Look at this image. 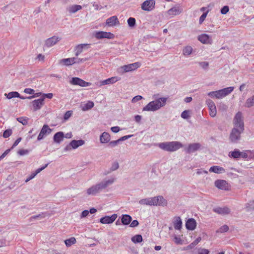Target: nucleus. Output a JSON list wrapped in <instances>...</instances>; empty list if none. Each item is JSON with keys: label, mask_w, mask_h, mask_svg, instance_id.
Returning <instances> with one entry per match:
<instances>
[{"label": "nucleus", "mask_w": 254, "mask_h": 254, "mask_svg": "<svg viewBox=\"0 0 254 254\" xmlns=\"http://www.w3.org/2000/svg\"><path fill=\"white\" fill-rule=\"evenodd\" d=\"M200 66L203 69H206L209 65L208 62H202L199 63Z\"/></svg>", "instance_id": "nucleus-60"}, {"label": "nucleus", "mask_w": 254, "mask_h": 254, "mask_svg": "<svg viewBox=\"0 0 254 254\" xmlns=\"http://www.w3.org/2000/svg\"><path fill=\"white\" fill-rule=\"evenodd\" d=\"M108 143L109 144L108 145V146L111 148H113L117 146L120 143V142L118 139L116 140L109 141Z\"/></svg>", "instance_id": "nucleus-48"}, {"label": "nucleus", "mask_w": 254, "mask_h": 254, "mask_svg": "<svg viewBox=\"0 0 254 254\" xmlns=\"http://www.w3.org/2000/svg\"><path fill=\"white\" fill-rule=\"evenodd\" d=\"M244 129L234 127L230 134L229 139L232 143H237L241 139V134L244 132Z\"/></svg>", "instance_id": "nucleus-4"}, {"label": "nucleus", "mask_w": 254, "mask_h": 254, "mask_svg": "<svg viewBox=\"0 0 254 254\" xmlns=\"http://www.w3.org/2000/svg\"><path fill=\"white\" fill-rule=\"evenodd\" d=\"M228 230H229L228 226L226 225H223L222 226H221L219 228L218 232H219L220 233H224V232H226L228 231Z\"/></svg>", "instance_id": "nucleus-52"}, {"label": "nucleus", "mask_w": 254, "mask_h": 254, "mask_svg": "<svg viewBox=\"0 0 254 254\" xmlns=\"http://www.w3.org/2000/svg\"><path fill=\"white\" fill-rule=\"evenodd\" d=\"M198 40L203 44H211L212 40L208 35L206 34H202L198 37Z\"/></svg>", "instance_id": "nucleus-20"}, {"label": "nucleus", "mask_w": 254, "mask_h": 254, "mask_svg": "<svg viewBox=\"0 0 254 254\" xmlns=\"http://www.w3.org/2000/svg\"><path fill=\"white\" fill-rule=\"evenodd\" d=\"M95 37L98 39L103 38L113 39L114 37V35L111 32L99 31L96 33Z\"/></svg>", "instance_id": "nucleus-15"}, {"label": "nucleus", "mask_w": 254, "mask_h": 254, "mask_svg": "<svg viewBox=\"0 0 254 254\" xmlns=\"http://www.w3.org/2000/svg\"><path fill=\"white\" fill-rule=\"evenodd\" d=\"M234 87H229L227 88H223L222 89H220L219 90H217L216 91V99H222L229 94H230L233 90Z\"/></svg>", "instance_id": "nucleus-8"}, {"label": "nucleus", "mask_w": 254, "mask_h": 254, "mask_svg": "<svg viewBox=\"0 0 254 254\" xmlns=\"http://www.w3.org/2000/svg\"><path fill=\"white\" fill-rule=\"evenodd\" d=\"M192 51V48L190 46H186L183 49V54L185 56H189L190 55Z\"/></svg>", "instance_id": "nucleus-41"}, {"label": "nucleus", "mask_w": 254, "mask_h": 254, "mask_svg": "<svg viewBox=\"0 0 254 254\" xmlns=\"http://www.w3.org/2000/svg\"><path fill=\"white\" fill-rule=\"evenodd\" d=\"M61 39V38L55 36L50 37L45 41V46L48 48L53 46L56 44Z\"/></svg>", "instance_id": "nucleus-16"}, {"label": "nucleus", "mask_w": 254, "mask_h": 254, "mask_svg": "<svg viewBox=\"0 0 254 254\" xmlns=\"http://www.w3.org/2000/svg\"><path fill=\"white\" fill-rule=\"evenodd\" d=\"M196 226V222L193 218L189 219L186 223V227L188 230H193Z\"/></svg>", "instance_id": "nucleus-22"}, {"label": "nucleus", "mask_w": 254, "mask_h": 254, "mask_svg": "<svg viewBox=\"0 0 254 254\" xmlns=\"http://www.w3.org/2000/svg\"><path fill=\"white\" fill-rule=\"evenodd\" d=\"M12 133V131L11 129H7L4 131L3 133V137L4 138H7L10 136Z\"/></svg>", "instance_id": "nucleus-45"}, {"label": "nucleus", "mask_w": 254, "mask_h": 254, "mask_svg": "<svg viewBox=\"0 0 254 254\" xmlns=\"http://www.w3.org/2000/svg\"><path fill=\"white\" fill-rule=\"evenodd\" d=\"M89 44H79V45H77L75 47V50H77L78 51L80 52V53H81L83 51V49L84 48L88 49L89 48Z\"/></svg>", "instance_id": "nucleus-39"}, {"label": "nucleus", "mask_w": 254, "mask_h": 254, "mask_svg": "<svg viewBox=\"0 0 254 254\" xmlns=\"http://www.w3.org/2000/svg\"><path fill=\"white\" fill-rule=\"evenodd\" d=\"M209 251L204 248H200L198 250V254H209Z\"/></svg>", "instance_id": "nucleus-55"}, {"label": "nucleus", "mask_w": 254, "mask_h": 254, "mask_svg": "<svg viewBox=\"0 0 254 254\" xmlns=\"http://www.w3.org/2000/svg\"><path fill=\"white\" fill-rule=\"evenodd\" d=\"M229 10V7L227 5L224 6L221 9V13L222 14H226Z\"/></svg>", "instance_id": "nucleus-57"}, {"label": "nucleus", "mask_w": 254, "mask_h": 254, "mask_svg": "<svg viewBox=\"0 0 254 254\" xmlns=\"http://www.w3.org/2000/svg\"><path fill=\"white\" fill-rule=\"evenodd\" d=\"M118 215L117 214H113L111 216H105L100 218V222L102 224H111L117 219Z\"/></svg>", "instance_id": "nucleus-14"}, {"label": "nucleus", "mask_w": 254, "mask_h": 254, "mask_svg": "<svg viewBox=\"0 0 254 254\" xmlns=\"http://www.w3.org/2000/svg\"><path fill=\"white\" fill-rule=\"evenodd\" d=\"M85 141L82 139L78 140H73L65 147L64 150L65 151H68L71 150L72 149H76L78 147L83 145Z\"/></svg>", "instance_id": "nucleus-6"}, {"label": "nucleus", "mask_w": 254, "mask_h": 254, "mask_svg": "<svg viewBox=\"0 0 254 254\" xmlns=\"http://www.w3.org/2000/svg\"><path fill=\"white\" fill-rule=\"evenodd\" d=\"M118 79L117 77H112L111 78H109L106 80H103L101 82V85H105L107 84H113L116 82L118 81Z\"/></svg>", "instance_id": "nucleus-31"}, {"label": "nucleus", "mask_w": 254, "mask_h": 254, "mask_svg": "<svg viewBox=\"0 0 254 254\" xmlns=\"http://www.w3.org/2000/svg\"><path fill=\"white\" fill-rule=\"evenodd\" d=\"M139 203L142 205L150 206H165L167 205V201L162 196L158 195L153 197L141 199L139 201Z\"/></svg>", "instance_id": "nucleus-2"}, {"label": "nucleus", "mask_w": 254, "mask_h": 254, "mask_svg": "<svg viewBox=\"0 0 254 254\" xmlns=\"http://www.w3.org/2000/svg\"><path fill=\"white\" fill-rule=\"evenodd\" d=\"M71 60L70 58L63 59L61 60V63L67 66L71 65L72 64Z\"/></svg>", "instance_id": "nucleus-44"}, {"label": "nucleus", "mask_w": 254, "mask_h": 254, "mask_svg": "<svg viewBox=\"0 0 254 254\" xmlns=\"http://www.w3.org/2000/svg\"><path fill=\"white\" fill-rule=\"evenodd\" d=\"M30 152V150L28 149H20L17 152L19 155L22 156L28 154Z\"/></svg>", "instance_id": "nucleus-50"}, {"label": "nucleus", "mask_w": 254, "mask_h": 254, "mask_svg": "<svg viewBox=\"0 0 254 254\" xmlns=\"http://www.w3.org/2000/svg\"><path fill=\"white\" fill-rule=\"evenodd\" d=\"M161 149L168 152H174L183 147V145L179 141L164 142L158 144Z\"/></svg>", "instance_id": "nucleus-3"}, {"label": "nucleus", "mask_w": 254, "mask_h": 254, "mask_svg": "<svg viewBox=\"0 0 254 254\" xmlns=\"http://www.w3.org/2000/svg\"><path fill=\"white\" fill-rule=\"evenodd\" d=\"M248 210H254V200L250 201L247 205Z\"/></svg>", "instance_id": "nucleus-51"}, {"label": "nucleus", "mask_w": 254, "mask_h": 254, "mask_svg": "<svg viewBox=\"0 0 254 254\" xmlns=\"http://www.w3.org/2000/svg\"><path fill=\"white\" fill-rule=\"evenodd\" d=\"M213 211L214 212L220 215H226L230 213V209L226 206L223 207H217L214 208L213 209Z\"/></svg>", "instance_id": "nucleus-21"}, {"label": "nucleus", "mask_w": 254, "mask_h": 254, "mask_svg": "<svg viewBox=\"0 0 254 254\" xmlns=\"http://www.w3.org/2000/svg\"><path fill=\"white\" fill-rule=\"evenodd\" d=\"M155 1L154 0H146L141 4V8L145 11H151L155 7Z\"/></svg>", "instance_id": "nucleus-11"}, {"label": "nucleus", "mask_w": 254, "mask_h": 254, "mask_svg": "<svg viewBox=\"0 0 254 254\" xmlns=\"http://www.w3.org/2000/svg\"><path fill=\"white\" fill-rule=\"evenodd\" d=\"M28 118L25 117H20L17 118V121L23 125H26L28 124Z\"/></svg>", "instance_id": "nucleus-42"}, {"label": "nucleus", "mask_w": 254, "mask_h": 254, "mask_svg": "<svg viewBox=\"0 0 254 254\" xmlns=\"http://www.w3.org/2000/svg\"><path fill=\"white\" fill-rule=\"evenodd\" d=\"M142 98H143L142 96H141L140 95H137V96H135V97H134L132 99L131 102H132V103H135L138 101L141 100Z\"/></svg>", "instance_id": "nucleus-58"}, {"label": "nucleus", "mask_w": 254, "mask_h": 254, "mask_svg": "<svg viewBox=\"0 0 254 254\" xmlns=\"http://www.w3.org/2000/svg\"><path fill=\"white\" fill-rule=\"evenodd\" d=\"M249 150H245L243 152H241L240 158L243 159H247L249 158L248 152Z\"/></svg>", "instance_id": "nucleus-54"}, {"label": "nucleus", "mask_w": 254, "mask_h": 254, "mask_svg": "<svg viewBox=\"0 0 254 254\" xmlns=\"http://www.w3.org/2000/svg\"><path fill=\"white\" fill-rule=\"evenodd\" d=\"M189 113V110H185L181 113V117L183 119H188L190 117Z\"/></svg>", "instance_id": "nucleus-46"}, {"label": "nucleus", "mask_w": 254, "mask_h": 254, "mask_svg": "<svg viewBox=\"0 0 254 254\" xmlns=\"http://www.w3.org/2000/svg\"><path fill=\"white\" fill-rule=\"evenodd\" d=\"M12 5L8 4L2 7L1 10L4 12H7L9 10H12Z\"/></svg>", "instance_id": "nucleus-53"}, {"label": "nucleus", "mask_w": 254, "mask_h": 254, "mask_svg": "<svg viewBox=\"0 0 254 254\" xmlns=\"http://www.w3.org/2000/svg\"><path fill=\"white\" fill-rule=\"evenodd\" d=\"M44 217L43 213L39 214L37 215L32 216L30 218V221H32L34 219H41Z\"/></svg>", "instance_id": "nucleus-47"}, {"label": "nucleus", "mask_w": 254, "mask_h": 254, "mask_svg": "<svg viewBox=\"0 0 254 254\" xmlns=\"http://www.w3.org/2000/svg\"><path fill=\"white\" fill-rule=\"evenodd\" d=\"M82 7L80 5H72L69 7L68 11L70 13H74L80 10Z\"/></svg>", "instance_id": "nucleus-36"}, {"label": "nucleus", "mask_w": 254, "mask_h": 254, "mask_svg": "<svg viewBox=\"0 0 254 254\" xmlns=\"http://www.w3.org/2000/svg\"><path fill=\"white\" fill-rule=\"evenodd\" d=\"M117 23H119L118 18L116 16H113L106 20V23L109 26H115Z\"/></svg>", "instance_id": "nucleus-27"}, {"label": "nucleus", "mask_w": 254, "mask_h": 254, "mask_svg": "<svg viewBox=\"0 0 254 254\" xmlns=\"http://www.w3.org/2000/svg\"><path fill=\"white\" fill-rule=\"evenodd\" d=\"M155 100L150 102L143 108V111H156L164 107L166 103L167 98L166 97H161L156 99V95L153 96Z\"/></svg>", "instance_id": "nucleus-1"}, {"label": "nucleus", "mask_w": 254, "mask_h": 254, "mask_svg": "<svg viewBox=\"0 0 254 254\" xmlns=\"http://www.w3.org/2000/svg\"><path fill=\"white\" fill-rule=\"evenodd\" d=\"M121 223L123 225H127L132 221V217L128 214H123L120 217Z\"/></svg>", "instance_id": "nucleus-24"}, {"label": "nucleus", "mask_w": 254, "mask_h": 254, "mask_svg": "<svg viewBox=\"0 0 254 254\" xmlns=\"http://www.w3.org/2000/svg\"><path fill=\"white\" fill-rule=\"evenodd\" d=\"M5 96H6V98L8 99H12L13 98H16L18 97H20V94L16 91H12L9 92L8 93H5L4 94Z\"/></svg>", "instance_id": "nucleus-37"}, {"label": "nucleus", "mask_w": 254, "mask_h": 254, "mask_svg": "<svg viewBox=\"0 0 254 254\" xmlns=\"http://www.w3.org/2000/svg\"><path fill=\"white\" fill-rule=\"evenodd\" d=\"M254 106V95L248 98L245 103L244 106L247 108H251Z\"/></svg>", "instance_id": "nucleus-35"}, {"label": "nucleus", "mask_w": 254, "mask_h": 254, "mask_svg": "<svg viewBox=\"0 0 254 254\" xmlns=\"http://www.w3.org/2000/svg\"><path fill=\"white\" fill-rule=\"evenodd\" d=\"M209 172H213L217 174H222L225 172V169L218 166H213L210 168L209 170Z\"/></svg>", "instance_id": "nucleus-29"}, {"label": "nucleus", "mask_w": 254, "mask_h": 254, "mask_svg": "<svg viewBox=\"0 0 254 254\" xmlns=\"http://www.w3.org/2000/svg\"><path fill=\"white\" fill-rule=\"evenodd\" d=\"M94 104L92 101H89L87 103L82 105L81 109L83 111L89 110L94 107Z\"/></svg>", "instance_id": "nucleus-34"}, {"label": "nucleus", "mask_w": 254, "mask_h": 254, "mask_svg": "<svg viewBox=\"0 0 254 254\" xmlns=\"http://www.w3.org/2000/svg\"><path fill=\"white\" fill-rule=\"evenodd\" d=\"M216 187L222 190H229V185L228 183L224 180H217L214 183Z\"/></svg>", "instance_id": "nucleus-13"}, {"label": "nucleus", "mask_w": 254, "mask_h": 254, "mask_svg": "<svg viewBox=\"0 0 254 254\" xmlns=\"http://www.w3.org/2000/svg\"><path fill=\"white\" fill-rule=\"evenodd\" d=\"M64 137V132L59 131L54 134L53 139L56 143H60L63 140Z\"/></svg>", "instance_id": "nucleus-26"}, {"label": "nucleus", "mask_w": 254, "mask_h": 254, "mask_svg": "<svg viewBox=\"0 0 254 254\" xmlns=\"http://www.w3.org/2000/svg\"><path fill=\"white\" fill-rule=\"evenodd\" d=\"M64 243L66 246L69 247L76 243V239L74 237H71L68 239L65 240Z\"/></svg>", "instance_id": "nucleus-40"}, {"label": "nucleus", "mask_w": 254, "mask_h": 254, "mask_svg": "<svg viewBox=\"0 0 254 254\" xmlns=\"http://www.w3.org/2000/svg\"><path fill=\"white\" fill-rule=\"evenodd\" d=\"M182 10L179 7H173L168 10L167 13L171 17L178 15L181 12Z\"/></svg>", "instance_id": "nucleus-30"}, {"label": "nucleus", "mask_w": 254, "mask_h": 254, "mask_svg": "<svg viewBox=\"0 0 254 254\" xmlns=\"http://www.w3.org/2000/svg\"><path fill=\"white\" fill-rule=\"evenodd\" d=\"M201 145L199 143H193L190 144L186 149V151L188 153H193L200 149Z\"/></svg>", "instance_id": "nucleus-19"}, {"label": "nucleus", "mask_w": 254, "mask_h": 254, "mask_svg": "<svg viewBox=\"0 0 254 254\" xmlns=\"http://www.w3.org/2000/svg\"><path fill=\"white\" fill-rule=\"evenodd\" d=\"M139 225L138 221L137 220H133L130 224V227H135Z\"/></svg>", "instance_id": "nucleus-63"}, {"label": "nucleus", "mask_w": 254, "mask_h": 254, "mask_svg": "<svg viewBox=\"0 0 254 254\" xmlns=\"http://www.w3.org/2000/svg\"><path fill=\"white\" fill-rule=\"evenodd\" d=\"M131 240L135 244L140 243L142 241V237L139 234L135 235L131 238Z\"/></svg>", "instance_id": "nucleus-38"}, {"label": "nucleus", "mask_w": 254, "mask_h": 254, "mask_svg": "<svg viewBox=\"0 0 254 254\" xmlns=\"http://www.w3.org/2000/svg\"><path fill=\"white\" fill-rule=\"evenodd\" d=\"M111 139V136L107 132H103L100 136V142L102 144L108 143Z\"/></svg>", "instance_id": "nucleus-25"}, {"label": "nucleus", "mask_w": 254, "mask_h": 254, "mask_svg": "<svg viewBox=\"0 0 254 254\" xmlns=\"http://www.w3.org/2000/svg\"><path fill=\"white\" fill-rule=\"evenodd\" d=\"M219 109L223 110L226 111L228 108L227 106L225 104L220 103L218 106Z\"/></svg>", "instance_id": "nucleus-62"}, {"label": "nucleus", "mask_w": 254, "mask_h": 254, "mask_svg": "<svg viewBox=\"0 0 254 254\" xmlns=\"http://www.w3.org/2000/svg\"><path fill=\"white\" fill-rule=\"evenodd\" d=\"M115 178H112L107 180H104L102 182L97 184L100 191L106 189L109 186L112 185L115 181Z\"/></svg>", "instance_id": "nucleus-10"}, {"label": "nucleus", "mask_w": 254, "mask_h": 254, "mask_svg": "<svg viewBox=\"0 0 254 254\" xmlns=\"http://www.w3.org/2000/svg\"><path fill=\"white\" fill-rule=\"evenodd\" d=\"M70 83L74 85H79L81 87H87L91 84V83L86 82L79 77H72L70 81Z\"/></svg>", "instance_id": "nucleus-9"}, {"label": "nucleus", "mask_w": 254, "mask_h": 254, "mask_svg": "<svg viewBox=\"0 0 254 254\" xmlns=\"http://www.w3.org/2000/svg\"><path fill=\"white\" fill-rule=\"evenodd\" d=\"M233 122L235 126L234 127L244 129V123L243 122L242 114L241 112H239L236 114L233 120Z\"/></svg>", "instance_id": "nucleus-7"}, {"label": "nucleus", "mask_w": 254, "mask_h": 254, "mask_svg": "<svg viewBox=\"0 0 254 254\" xmlns=\"http://www.w3.org/2000/svg\"><path fill=\"white\" fill-rule=\"evenodd\" d=\"M207 13H208V11H207L206 12H204L200 16V17H199V24L202 23V22L204 21V20H205V19L207 15Z\"/></svg>", "instance_id": "nucleus-56"}, {"label": "nucleus", "mask_w": 254, "mask_h": 254, "mask_svg": "<svg viewBox=\"0 0 254 254\" xmlns=\"http://www.w3.org/2000/svg\"><path fill=\"white\" fill-rule=\"evenodd\" d=\"M206 104L210 111V116L212 117H214L216 116L217 112L216 107L214 102L212 100L208 99L206 100Z\"/></svg>", "instance_id": "nucleus-12"}, {"label": "nucleus", "mask_w": 254, "mask_h": 254, "mask_svg": "<svg viewBox=\"0 0 254 254\" xmlns=\"http://www.w3.org/2000/svg\"><path fill=\"white\" fill-rule=\"evenodd\" d=\"M34 90L33 89L27 88H25L24 90V92L29 94H33L34 93Z\"/></svg>", "instance_id": "nucleus-61"}, {"label": "nucleus", "mask_w": 254, "mask_h": 254, "mask_svg": "<svg viewBox=\"0 0 254 254\" xmlns=\"http://www.w3.org/2000/svg\"><path fill=\"white\" fill-rule=\"evenodd\" d=\"M119 165L118 162H114L112 164L111 167L108 171H106L104 172V175H107L111 173L112 172L117 170L119 168Z\"/></svg>", "instance_id": "nucleus-32"}, {"label": "nucleus", "mask_w": 254, "mask_h": 254, "mask_svg": "<svg viewBox=\"0 0 254 254\" xmlns=\"http://www.w3.org/2000/svg\"><path fill=\"white\" fill-rule=\"evenodd\" d=\"M51 129L49 127V126L47 125H44L42 127L40 132V133L38 136L37 140L38 141L42 140V139H43L44 135L46 133L49 134L51 133Z\"/></svg>", "instance_id": "nucleus-18"}, {"label": "nucleus", "mask_w": 254, "mask_h": 254, "mask_svg": "<svg viewBox=\"0 0 254 254\" xmlns=\"http://www.w3.org/2000/svg\"><path fill=\"white\" fill-rule=\"evenodd\" d=\"M241 151L238 149H235L234 151L229 152V157L233 158L235 159L240 158Z\"/></svg>", "instance_id": "nucleus-33"}, {"label": "nucleus", "mask_w": 254, "mask_h": 254, "mask_svg": "<svg viewBox=\"0 0 254 254\" xmlns=\"http://www.w3.org/2000/svg\"><path fill=\"white\" fill-rule=\"evenodd\" d=\"M140 66V64L138 62H136L133 64L123 65L118 69V71L120 73H124L125 72L134 70L138 68Z\"/></svg>", "instance_id": "nucleus-5"}, {"label": "nucleus", "mask_w": 254, "mask_h": 254, "mask_svg": "<svg viewBox=\"0 0 254 254\" xmlns=\"http://www.w3.org/2000/svg\"><path fill=\"white\" fill-rule=\"evenodd\" d=\"M174 227L176 230H180L182 227V221L180 217H174L173 221Z\"/></svg>", "instance_id": "nucleus-28"}, {"label": "nucleus", "mask_w": 254, "mask_h": 254, "mask_svg": "<svg viewBox=\"0 0 254 254\" xmlns=\"http://www.w3.org/2000/svg\"><path fill=\"white\" fill-rule=\"evenodd\" d=\"M101 191L99 189V187L97 184L92 186L87 190V193L88 195H96Z\"/></svg>", "instance_id": "nucleus-23"}, {"label": "nucleus", "mask_w": 254, "mask_h": 254, "mask_svg": "<svg viewBox=\"0 0 254 254\" xmlns=\"http://www.w3.org/2000/svg\"><path fill=\"white\" fill-rule=\"evenodd\" d=\"M133 136V134L125 135V136L121 137V138L118 139V140H119V142H120L121 141H124V140H126L127 139L130 138L131 137H132Z\"/></svg>", "instance_id": "nucleus-59"}, {"label": "nucleus", "mask_w": 254, "mask_h": 254, "mask_svg": "<svg viewBox=\"0 0 254 254\" xmlns=\"http://www.w3.org/2000/svg\"><path fill=\"white\" fill-rule=\"evenodd\" d=\"M72 114V111H68L65 112L64 116V121H67L71 116Z\"/></svg>", "instance_id": "nucleus-49"}, {"label": "nucleus", "mask_w": 254, "mask_h": 254, "mask_svg": "<svg viewBox=\"0 0 254 254\" xmlns=\"http://www.w3.org/2000/svg\"><path fill=\"white\" fill-rule=\"evenodd\" d=\"M127 24L130 27H133L135 25L136 20L133 17H129L127 19Z\"/></svg>", "instance_id": "nucleus-43"}, {"label": "nucleus", "mask_w": 254, "mask_h": 254, "mask_svg": "<svg viewBox=\"0 0 254 254\" xmlns=\"http://www.w3.org/2000/svg\"><path fill=\"white\" fill-rule=\"evenodd\" d=\"M33 110H40L44 104V98H40L32 102Z\"/></svg>", "instance_id": "nucleus-17"}, {"label": "nucleus", "mask_w": 254, "mask_h": 254, "mask_svg": "<svg viewBox=\"0 0 254 254\" xmlns=\"http://www.w3.org/2000/svg\"><path fill=\"white\" fill-rule=\"evenodd\" d=\"M111 130L114 133H117L120 130V128L118 126L113 127L111 128Z\"/></svg>", "instance_id": "nucleus-64"}]
</instances>
